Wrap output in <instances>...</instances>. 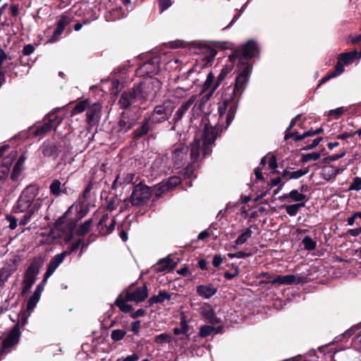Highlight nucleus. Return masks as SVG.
I'll return each mask as SVG.
<instances>
[{
    "label": "nucleus",
    "instance_id": "1",
    "mask_svg": "<svg viewBox=\"0 0 361 361\" xmlns=\"http://www.w3.org/2000/svg\"><path fill=\"white\" fill-rule=\"evenodd\" d=\"M251 73L249 63L238 64V73L234 87L228 88L222 96V102L219 103L218 114L220 115V124L226 121V128L230 125L236 113L238 100L246 89Z\"/></svg>",
    "mask_w": 361,
    "mask_h": 361
},
{
    "label": "nucleus",
    "instance_id": "2",
    "mask_svg": "<svg viewBox=\"0 0 361 361\" xmlns=\"http://www.w3.org/2000/svg\"><path fill=\"white\" fill-rule=\"evenodd\" d=\"M226 121L220 124V115L219 114V120L214 126L205 124L202 133L201 140H195L191 144L190 158H199L209 156L212 151V145L216 139L223 130H226L230 126L226 128Z\"/></svg>",
    "mask_w": 361,
    "mask_h": 361
},
{
    "label": "nucleus",
    "instance_id": "3",
    "mask_svg": "<svg viewBox=\"0 0 361 361\" xmlns=\"http://www.w3.org/2000/svg\"><path fill=\"white\" fill-rule=\"evenodd\" d=\"M195 101L196 95H192L187 101L180 104L173 115L172 130H175L176 126L181 123L183 118L189 111L190 108V121L191 122L202 115L204 103L202 100L196 102Z\"/></svg>",
    "mask_w": 361,
    "mask_h": 361
},
{
    "label": "nucleus",
    "instance_id": "4",
    "mask_svg": "<svg viewBox=\"0 0 361 361\" xmlns=\"http://www.w3.org/2000/svg\"><path fill=\"white\" fill-rule=\"evenodd\" d=\"M151 196L152 189L150 187L142 182L134 185L130 196L124 199L123 205L120 208V212H122L127 210L130 205L131 207L145 205L149 200Z\"/></svg>",
    "mask_w": 361,
    "mask_h": 361
},
{
    "label": "nucleus",
    "instance_id": "5",
    "mask_svg": "<svg viewBox=\"0 0 361 361\" xmlns=\"http://www.w3.org/2000/svg\"><path fill=\"white\" fill-rule=\"evenodd\" d=\"M39 189L36 185H30L21 192L13 210L16 213L24 212L30 209L35 202L34 200L37 195Z\"/></svg>",
    "mask_w": 361,
    "mask_h": 361
},
{
    "label": "nucleus",
    "instance_id": "6",
    "mask_svg": "<svg viewBox=\"0 0 361 361\" xmlns=\"http://www.w3.org/2000/svg\"><path fill=\"white\" fill-rule=\"evenodd\" d=\"M259 53V47L256 42L254 40L247 41L241 49H235L228 56L231 63H235L238 59L239 63H245L244 59H250Z\"/></svg>",
    "mask_w": 361,
    "mask_h": 361
},
{
    "label": "nucleus",
    "instance_id": "7",
    "mask_svg": "<svg viewBox=\"0 0 361 361\" xmlns=\"http://www.w3.org/2000/svg\"><path fill=\"white\" fill-rule=\"evenodd\" d=\"M180 178L178 176H171L166 180L154 185L152 189V195L154 194V197L152 202L162 197V195L169 190H172L180 183Z\"/></svg>",
    "mask_w": 361,
    "mask_h": 361
},
{
    "label": "nucleus",
    "instance_id": "8",
    "mask_svg": "<svg viewBox=\"0 0 361 361\" xmlns=\"http://www.w3.org/2000/svg\"><path fill=\"white\" fill-rule=\"evenodd\" d=\"M43 262L39 257H34L27 268L23 282L33 285L35 283L37 276L39 273Z\"/></svg>",
    "mask_w": 361,
    "mask_h": 361
},
{
    "label": "nucleus",
    "instance_id": "9",
    "mask_svg": "<svg viewBox=\"0 0 361 361\" xmlns=\"http://www.w3.org/2000/svg\"><path fill=\"white\" fill-rule=\"evenodd\" d=\"M277 168V159H269L268 162L267 159H261L259 166L255 168L254 170L255 181L264 180L263 176V171H264V173H267L266 170L267 169L271 170L270 173L271 174L279 173L276 169Z\"/></svg>",
    "mask_w": 361,
    "mask_h": 361
},
{
    "label": "nucleus",
    "instance_id": "10",
    "mask_svg": "<svg viewBox=\"0 0 361 361\" xmlns=\"http://www.w3.org/2000/svg\"><path fill=\"white\" fill-rule=\"evenodd\" d=\"M159 71V60L157 58L152 59L143 63L137 70L136 74L140 77H152Z\"/></svg>",
    "mask_w": 361,
    "mask_h": 361
},
{
    "label": "nucleus",
    "instance_id": "11",
    "mask_svg": "<svg viewBox=\"0 0 361 361\" xmlns=\"http://www.w3.org/2000/svg\"><path fill=\"white\" fill-rule=\"evenodd\" d=\"M169 102H164L160 105L156 106L148 118L154 124L164 122L169 118V113L171 112V111L169 109Z\"/></svg>",
    "mask_w": 361,
    "mask_h": 361
},
{
    "label": "nucleus",
    "instance_id": "12",
    "mask_svg": "<svg viewBox=\"0 0 361 361\" xmlns=\"http://www.w3.org/2000/svg\"><path fill=\"white\" fill-rule=\"evenodd\" d=\"M132 301L135 302V295H133V292L127 290L118 295L114 305L117 306L123 313H130L133 310V307L127 302Z\"/></svg>",
    "mask_w": 361,
    "mask_h": 361
},
{
    "label": "nucleus",
    "instance_id": "13",
    "mask_svg": "<svg viewBox=\"0 0 361 361\" xmlns=\"http://www.w3.org/2000/svg\"><path fill=\"white\" fill-rule=\"evenodd\" d=\"M18 264L16 259L7 261L2 268H0V288H3L9 277L16 271Z\"/></svg>",
    "mask_w": 361,
    "mask_h": 361
},
{
    "label": "nucleus",
    "instance_id": "14",
    "mask_svg": "<svg viewBox=\"0 0 361 361\" xmlns=\"http://www.w3.org/2000/svg\"><path fill=\"white\" fill-rule=\"evenodd\" d=\"M102 105L99 103L90 104L86 112V121L90 127L97 125L101 117Z\"/></svg>",
    "mask_w": 361,
    "mask_h": 361
},
{
    "label": "nucleus",
    "instance_id": "15",
    "mask_svg": "<svg viewBox=\"0 0 361 361\" xmlns=\"http://www.w3.org/2000/svg\"><path fill=\"white\" fill-rule=\"evenodd\" d=\"M20 335L21 332L18 329V325H14L8 334L3 340L2 348L6 349L16 345L19 342Z\"/></svg>",
    "mask_w": 361,
    "mask_h": 361
},
{
    "label": "nucleus",
    "instance_id": "16",
    "mask_svg": "<svg viewBox=\"0 0 361 361\" xmlns=\"http://www.w3.org/2000/svg\"><path fill=\"white\" fill-rule=\"evenodd\" d=\"M153 83L154 81H144L134 87L136 94H139L137 96L138 99H147V98L152 93Z\"/></svg>",
    "mask_w": 361,
    "mask_h": 361
},
{
    "label": "nucleus",
    "instance_id": "17",
    "mask_svg": "<svg viewBox=\"0 0 361 361\" xmlns=\"http://www.w3.org/2000/svg\"><path fill=\"white\" fill-rule=\"evenodd\" d=\"M305 278L302 276L295 277V276L292 274L288 275H278L275 279H274L271 283L272 284H286V285H291V284H299L303 283L305 281Z\"/></svg>",
    "mask_w": 361,
    "mask_h": 361
},
{
    "label": "nucleus",
    "instance_id": "18",
    "mask_svg": "<svg viewBox=\"0 0 361 361\" xmlns=\"http://www.w3.org/2000/svg\"><path fill=\"white\" fill-rule=\"evenodd\" d=\"M135 88L132 90L123 92L121 95L118 103L122 109L128 108L135 100L138 99Z\"/></svg>",
    "mask_w": 361,
    "mask_h": 361
},
{
    "label": "nucleus",
    "instance_id": "19",
    "mask_svg": "<svg viewBox=\"0 0 361 361\" xmlns=\"http://www.w3.org/2000/svg\"><path fill=\"white\" fill-rule=\"evenodd\" d=\"M135 174L132 173H119L112 183L111 189L116 190L119 186L124 188L126 185L133 183Z\"/></svg>",
    "mask_w": 361,
    "mask_h": 361
},
{
    "label": "nucleus",
    "instance_id": "20",
    "mask_svg": "<svg viewBox=\"0 0 361 361\" xmlns=\"http://www.w3.org/2000/svg\"><path fill=\"white\" fill-rule=\"evenodd\" d=\"M217 292V288L214 287L212 283L207 285H200L196 288L197 294L202 298L209 299L214 296Z\"/></svg>",
    "mask_w": 361,
    "mask_h": 361
},
{
    "label": "nucleus",
    "instance_id": "21",
    "mask_svg": "<svg viewBox=\"0 0 361 361\" xmlns=\"http://www.w3.org/2000/svg\"><path fill=\"white\" fill-rule=\"evenodd\" d=\"M288 198H290L298 203L304 202L305 204L309 200L306 195L301 193L298 190H292L289 193L283 194L279 197V200L281 202H283Z\"/></svg>",
    "mask_w": 361,
    "mask_h": 361
},
{
    "label": "nucleus",
    "instance_id": "22",
    "mask_svg": "<svg viewBox=\"0 0 361 361\" xmlns=\"http://www.w3.org/2000/svg\"><path fill=\"white\" fill-rule=\"evenodd\" d=\"M202 316L210 324H216L221 322L210 305L203 307L201 310Z\"/></svg>",
    "mask_w": 361,
    "mask_h": 361
},
{
    "label": "nucleus",
    "instance_id": "23",
    "mask_svg": "<svg viewBox=\"0 0 361 361\" xmlns=\"http://www.w3.org/2000/svg\"><path fill=\"white\" fill-rule=\"evenodd\" d=\"M152 125H154V123H152L148 118H145L142 122V125L134 130V137L139 138L147 134L152 128Z\"/></svg>",
    "mask_w": 361,
    "mask_h": 361
},
{
    "label": "nucleus",
    "instance_id": "24",
    "mask_svg": "<svg viewBox=\"0 0 361 361\" xmlns=\"http://www.w3.org/2000/svg\"><path fill=\"white\" fill-rule=\"evenodd\" d=\"M357 52L356 51L342 53L338 56V61L336 66H341L344 68V65H348L353 62L357 57Z\"/></svg>",
    "mask_w": 361,
    "mask_h": 361
},
{
    "label": "nucleus",
    "instance_id": "25",
    "mask_svg": "<svg viewBox=\"0 0 361 361\" xmlns=\"http://www.w3.org/2000/svg\"><path fill=\"white\" fill-rule=\"evenodd\" d=\"M41 149L44 157H57L59 155L58 147L53 142L47 141L44 142Z\"/></svg>",
    "mask_w": 361,
    "mask_h": 361
},
{
    "label": "nucleus",
    "instance_id": "26",
    "mask_svg": "<svg viewBox=\"0 0 361 361\" xmlns=\"http://www.w3.org/2000/svg\"><path fill=\"white\" fill-rule=\"evenodd\" d=\"M338 173V169L331 165L326 164L322 168L320 174L324 179L330 180L332 178H335Z\"/></svg>",
    "mask_w": 361,
    "mask_h": 361
},
{
    "label": "nucleus",
    "instance_id": "27",
    "mask_svg": "<svg viewBox=\"0 0 361 361\" xmlns=\"http://www.w3.org/2000/svg\"><path fill=\"white\" fill-rule=\"evenodd\" d=\"M188 151V147L184 144L179 143L174 145L170 150V153L166 155H171L173 158H179L185 156Z\"/></svg>",
    "mask_w": 361,
    "mask_h": 361
},
{
    "label": "nucleus",
    "instance_id": "28",
    "mask_svg": "<svg viewBox=\"0 0 361 361\" xmlns=\"http://www.w3.org/2000/svg\"><path fill=\"white\" fill-rule=\"evenodd\" d=\"M159 271H172L177 265V262H174L173 259L167 257L166 258L161 259L158 262Z\"/></svg>",
    "mask_w": 361,
    "mask_h": 361
},
{
    "label": "nucleus",
    "instance_id": "29",
    "mask_svg": "<svg viewBox=\"0 0 361 361\" xmlns=\"http://www.w3.org/2000/svg\"><path fill=\"white\" fill-rule=\"evenodd\" d=\"M135 295V302L137 303L145 301L148 297V289L146 283H144L141 287L137 288L133 291Z\"/></svg>",
    "mask_w": 361,
    "mask_h": 361
},
{
    "label": "nucleus",
    "instance_id": "30",
    "mask_svg": "<svg viewBox=\"0 0 361 361\" xmlns=\"http://www.w3.org/2000/svg\"><path fill=\"white\" fill-rule=\"evenodd\" d=\"M171 299V295L166 290H159L157 295L152 296L149 300V306L153 305L154 303H163L165 300H170Z\"/></svg>",
    "mask_w": 361,
    "mask_h": 361
},
{
    "label": "nucleus",
    "instance_id": "31",
    "mask_svg": "<svg viewBox=\"0 0 361 361\" xmlns=\"http://www.w3.org/2000/svg\"><path fill=\"white\" fill-rule=\"evenodd\" d=\"M39 207L40 204L39 202H35L30 209L25 211L26 214L20 219L19 224L20 226H25L30 221L32 216L39 209Z\"/></svg>",
    "mask_w": 361,
    "mask_h": 361
},
{
    "label": "nucleus",
    "instance_id": "32",
    "mask_svg": "<svg viewBox=\"0 0 361 361\" xmlns=\"http://www.w3.org/2000/svg\"><path fill=\"white\" fill-rule=\"evenodd\" d=\"M233 63H231V65L230 67L226 66L221 69V73L218 75V78H217L214 86L212 87V92H214L218 88V87L221 85V83L225 79V78L226 77L228 73L231 71Z\"/></svg>",
    "mask_w": 361,
    "mask_h": 361
},
{
    "label": "nucleus",
    "instance_id": "33",
    "mask_svg": "<svg viewBox=\"0 0 361 361\" xmlns=\"http://www.w3.org/2000/svg\"><path fill=\"white\" fill-rule=\"evenodd\" d=\"M74 159H61L55 166V170L60 173L67 174L69 171V166L71 164V161Z\"/></svg>",
    "mask_w": 361,
    "mask_h": 361
},
{
    "label": "nucleus",
    "instance_id": "34",
    "mask_svg": "<svg viewBox=\"0 0 361 361\" xmlns=\"http://www.w3.org/2000/svg\"><path fill=\"white\" fill-rule=\"evenodd\" d=\"M344 68L341 67V66H336L335 69L332 71H331L328 75H326L325 77H324L319 82L318 87L322 85V84L326 82L328 80H329L331 78H334L335 77L338 76L344 71Z\"/></svg>",
    "mask_w": 361,
    "mask_h": 361
},
{
    "label": "nucleus",
    "instance_id": "35",
    "mask_svg": "<svg viewBox=\"0 0 361 361\" xmlns=\"http://www.w3.org/2000/svg\"><path fill=\"white\" fill-rule=\"evenodd\" d=\"M90 106V102L88 99H85L81 102H78L74 108L71 111V116H74L78 114H80L85 110L87 111Z\"/></svg>",
    "mask_w": 361,
    "mask_h": 361
},
{
    "label": "nucleus",
    "instance_id": "36",
    "mask_svg": "<svg viewBox=\"0 0 361 361\" xmlns=\"http://www.w3.org/2000/svg\"><path fill=\"white\" fill-rule=\"evenodd\" d=\"M24 161L25 159H18L17 162L15 164L11 174V178L13 180H17L20 176L21 172L23 171Z\"/></svg>",
    "mask_w": 361,
    "mask_h": 361
},
{
    "label": "nucleus",
    "instance_id": "37",
    "mask_svg": "<svg viewBox=\"0 0 361 361\" xmlns=\"http://www.w3.org/2000/svg\"><path fill=\"white\" fill-rule=\"evenodd\" d=\"M252 234V231H251L250 228H247L245 229V231L241 233L238 238L235 240V245H233V247L234 249H237L236 245H242L245 243L248 238L251 237Z\"/></svg>",
    "mask_w": 361,
    "mask_h": 361
},
{
    "label": "nucleus",
    "instance_id": "38",
    "mask_svg": "<svg viewBox=\"0 0 361 361\" xmlns=\"http://www.w3.org/2000/svg\"><path fill=\"white\" fill-rule=\"evenodd\" d=\"M53 120L50 119L49 122L44 123L43 125L39 126L35 131V136L43 135L53 128Z\"/></svg>",
    "mask_w": 361,
    "mask_h": 361
},
{
    "label": "nucleus",
    "instance_id": "39",
    "mask_svg": "<svg viewBox=\"0 0 361 361\" xmlns=\"http://www.w3.org/2000/svg\"><path fill=\"white\" fill-rule=\"evenodd\" d=\"M305 206V205L304 202H300L290 205H284L283 207H285L286 211L289 216H294L298 214L300 209L301 207H304Z\"/></svg>",
    "mask_w": 361,
    "mask_h": 361
},
{
    "label": "nucleus",
    "instance_id": "40",
    "mask_svg": "<svg viewBox=\"0 0 361 361\" xmlns=\"http://www.w3.org/2000/svg\"><path fill=\"white\" fill-rule=\"evenodd\" d=\"M31 314V312L26 310H21L20 313L18 314V322L15 325H18V329H20V327H23L27 323L29 317Z\"/></svg>",
    "mask_w": 361,
    "mask_h": 361
},
{
    "label": "nucleus",
    "instance_id": "41",
    "mask_svg": "<svg viewBox=\"0 0 361 361\" xmlns=\"http://www.w3.org/2000/svg\"><path fill=\"white\" fill-rule=\"evenodd\" d=\"M302 244L304 245L305 250L307 251H312L315 250L317 247V242L309 235L304 237L302 240Z\"/></svg>",
    "mask_w": 361,
    "mask_h": 361
},
{
    "label": "nucleus",
    "instance_id": "42",
    "mask_svg": "<svg viewBox=\"0 0 361 361\" xmlns=\"http://www.w3.org/2000/svg\"><path fill=\"white\" fill-rule=\"evenodd\" d=\"M92 222L93 219L92 218L86 220L78 229L77 234L80 236H84L89 233Z\"/></svg>",
    "mask_w": 361,
    "mask_h": 361
},
{
    "label": "nucleus",
    "instance_id": "43",
    "mask_svg": "<svg viewBox=\"0 0 361 361\" xmlns=\"http://www.w3.org/2000/svg\"><path fill=\"white\" fill-rule=\"evenodd\" d=\"M12 159H9V161L7 163H4L0 165V180H5L8 176L10 171V167L11 166Z\"/></svg>",
    "mask_w": 361,
    "mask_h": 361
},
{
    "label": "nucleus",
    "instance_id": "44",
    "mask_svg": "<svg viewBox=\"0 0 361 361\" xmlns=\"http://www.w3.org/2000/svg\"><path fill=\"white\" fill-rule=\"evenodd\" d=\"M39 298V295L33 293L27 302L26 310L31 312L36 307Z\"/></svg>",
    "mask_w": 361,
    "mask_h": 361
},
{
    "label": "nucleus",
    "instance_id": "45",
    "mask_svg": "<svg viewBox=\"0 0 361 361\" xmlns=\"http://www.w3.org/2000/svg\"><path fill=\"white\" fill-rule=\"evenodd\" d=\"M65 254L62 252L60 254L55 255L49 262V264L56 269L66 258Z\"/></svg>",
    "mask_w": 361,
    "mask_h": 361
},
{
    "label": "nucleus",
    "instance_id": "46",
    "mask_svg": "<svg viewBox=\"0 0 361 361\" xmlns=\"http://www.w3.org/2000/svg\"><path fill=\"white\" fill-rule=\"evenodd\" d=\"M126 331L123 329H114L111 331V338L114 342L121 341L126 336Z\"/></svg>",
    "mask_w": 361,
    "mask_h": 361
},
{
    "label": "nucleus",
    "instance_id": "47",
    "mask_svg": "<svg viewBox=\"0 0 361 361\" xmlns=\"http://www.w3.org/2000/svg\"><path fill=\"white\" fill-rule=\"evenodd\" d=\"M172 336L170 334L164 333L157 336L154 338V342L158 344L169 343L171 341Z\"/></svg>",
    "mask_w": 361,
    "mask_h": 361
},
{
    "label": "nucleus",
    "instance_id": "48",
    "mask_svg": "<svg viewBox=\"0 0 361 361\" xmlns=\"http://www.w3.org/2000/svg\"><path fill=\"white\" fill-rule=\"evenodd\" d=\"M214 76L213 73L212 72H210L207 75V79L203 85V90L204 91L210 90V94L213 93V92H212V87L214 86V85L215 83V82H214Z\"/></svg>",
    "mask_w": 361,
    "mask_h": 361
},
{
    "label": "nucleus",
    "instance_id": "49",
    "mask_svg": "<svg viewBox=\"0 0 361 361\" xmlns=\"http://www.w3.org/2000/svg\"><path fill=\"white\" fill-rule=\"evenodd\" d=\"M61 183L58 179H55L49 186L51 194L59 196L61 193Z\"/></svg>",
    "mask_w": 361,
    "mask_h": 361
},
{
    "label": "nucleus",
    "instance_id": "50",
    "mask_svg": "<svg viewBox=\"0 0 361 361\" xmlns=\"http://www.w3.org/2000/svg\"><path fill=\"white\" fill-rule=\"evenodd\" d=\"M214 331V327L209 325L201 326L199 335L202 338H206L210 336Z\"/></svg>",
    "mask_w": 361,
    "mask_h": 361
},
{
    "label": "nucleus",
    "instance_id": "51",
    "mask_svg": "<svg viewBox=\"0 0 361 361\" xmlns=\"http://www.w3.org/2000/svg\"><path fill=\"white\" fill-rule=\"evenodd\" d=\"M309 172V167H306L304 169H301L299 170H297L295 171L290 172V176L288 178V179H297L302 176L307 174Z\"/></svg>",
    "mask_w": 361,
    "mask_h": 361
},
{
    "label": "nucleus",
    "instance_id": "52",
    "mask_svg": "<svg viewBox=\"0 0 361 361\" xmlns=\"http://www.w3.org/2000/svg\"><path fill=\"white\" fill-rule=\"evenodd\" d=\"M64 28L56 23V27L55 28L51 38L49 40V43H54L56 42L59 36L63 33Z\"/></svg>",
    "mask_w": 361,
    "mask_h": 361
},
{
    "label": "nucleus",
    "instance_id": "53",
    "mask_svg": "<svg viewBox=\"0 0 361 361\" xmlns=\"http://www.w3.org/2000/svg\"><path fill=\"white\" fill-rule=\"evenodd\" d=\"M349 190H356L359 191L361 190V178L360 177H355L353 180V182L351 183Z\"/></svg>",
    "mask_w": 361,
    "mask_h": 361
},
{
    "label": "nucleus",
    "instance_id": "54",
    "mask_svg": "<svg viewBox=\"0 0 361 361\" xmlns=\"http://www.w3.org/2000/svg\"><path fill=\"white\" fill-rule=\"evenodd\" d=\"M82 240L79 239L74 243H73L68 250L63 251V252L65 254L66 256L70 255L71 253L75 252L76 250L78 249L80 245H81Z\"/></svg>",
    "mask_w": 361,
    "mask_h": 361
},
{
    "label": "nucleus",
    "instance_id": "55",
    "mask_svg": "<svg viewBox=\"0 0 361 361\" xmlns=\"http://www.w3.org/2000/svg\"><path fill=\"white\" fill-rule=\"evenodd\" d=\"M116 224V219H113L111 220V222L109 224V226H105V231H99L100 235L105 236V235H107L110 234L111 233H112L115 228Z\"/></svg>",
    "mask_w": 361,
    "mask_h": 361
},
{
    "label": "nucleus",
    "instance_id": "56",
    "mask_svg": "<svg viewBox=\"0 0 361 361\" xmlns=\"http://www.w3.org/2000/svg\"><path fill=\"white\" fill-rule=\"evenodd\" d=\"M72 21V18L63 14L60 19L57 21V24H59L60 26L63 27L65 29V27L68 25H69Z\"/></svg>",
    "mask_w": 361,
    "mask_h": 361
},
{
    "label": "nucleus",
    "instance_id": "57",
    "mask_svg": "<svg viewBox=\"0 0 361 361\" xmlns=\"http://www.w3.org/2000/svg\"><path fill=\"white\" fill-rule=\"evenodd\" d=\"M68 212H66L63 215L60 216L54 223V228L56 230L62 231L63 225L66 221V215Z\"/></svg>",
    "mask_w": 361,
    "mask_h": 361
},
{
    "label": "nucleus",
    "instance_id": "58",
    "mask_svg": "<svg viewBox=\"0 0 361 361\" xmlns=\"http://www.w3.org/2000/svg\"><path fill=\"white\" fill-rule=\"evenodd\" d=\"M251 253H247L244 251H239V252H235V253H228V257L231 259H233V258H245V257H250L251 256Z\"/></svg>",
    "mask_w": 361,
    "mask_h": 361
},
{
    "label": "nucleus",
    "instance_id": "59",
    "mask_svg": "<svg viewBox=\"0 0 361 361\" xmlns=\"http://www.w3.org/2000/svg\"><path fill=\"white\" fill-rule=\"evenodd\" d=\"M352 345L356 350L361 352V334L353 338Z\"/></svg>",
    "mask_w": 361,
    "mask_h": 361
},
{
    "label": "nucleus",
    "instance_id": "60",
    "mask_svg": "<svg viewBox=\"0 0 361 361\" xmlns=\"http://www.w3.org/2000/svg\"><path fill=\"white\" fill-rule=\"evenodd\" d=\"M180 331L183 332V334H185L187 338L189 337V335L188 334L189 331V326L185 319V318H182L180 322Z\"/></svg>",
    "mask_w": 361,
    "mask_h": 361
},
{
    "label": "nucleus",
    "instance_id": "61",
    "mask_svg": "<svg viewBox=\"0 0 361 361\" xmlns=\"http://www.w3.org/2000/svg\"><path fill=\"white\" fill-rule=\"evenodd\" d=\"M239 274V268L238 267H235V271L233 273H231L228 271H226L224 274V276L227 280H231L234 279Z\"/></svg>",
    "mask_w": 361,
    "mask_h": 361
},
{
    "label": "nucleus",
    "instance_id": "62",
    "mask_svg": "<svg viewBox=\"0 0 361 361\" xmlns=\"http://www.w3.org/2000/svg\"><path fill=\"white\" fill-rule=\"evenodd\" d=\"M159 10L161 12L164 11L171 5V0H159Z\"/></svg>",
    "mask_w": 361,
    "mask_h": 361
},
{
    "label": "nucleus",
    "instance_id": "63",
    "mask_svg": "<svg viewBox=\"0 0 361 361\" xmlns=\"http://www.w3.org/2000/svg\"><path fill=\"white\" fill-rule=\"evenodd\" d=\"M6 219L10 222L9 228L12 230L17 227L18 219L11 215H6Z\"/></svg>",
    "mask_w": 361,
    "mask_h": 361
},
{
    "label": "nucleus",
    "instance_id": "64",
    "mask_svg": "<svg viewBox=\"0 0 361 361\" xmlns=\"http://www.w3.org/2000/svg\"><path fill=\"white\" fill-rule=\"evenodd\" d=\"M34 51H35L34 47L32 44H29L24 46L23 50H22V53L25 56H29L31 54H32L34 52Z\"/></svg>",
    "mask_w": 361,
    "mask_h": 361
}]
</instances>
